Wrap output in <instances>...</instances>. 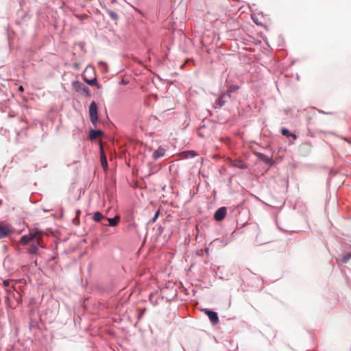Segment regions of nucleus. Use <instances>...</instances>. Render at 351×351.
Instances as JSON below:
<instances>
[{"instance_id": "nucleus-1", "label": "nucleus", "mask_w": 351, "mask_h": 351, "mask_svg": "<svg viewBox=\"0 0 351 351\" xmlns=\"http://www.w3.org/2000/svg\"><path fill=\"white\" fill-rule=\"evenodd\" d=\"M41 241L42 237L40 232L36 229L30 232L27 235H23L20 240V243L22 245L31 243L29 248V252L31 254H36L38 250V246L43 247Z\"/></svg>"}, {"instance_id": "nucleus-2", "label": "nucleus", "mask_w": 351, "mask_h": 351, "mask_svg": "<svg viewBox=\"0 0 351 351\" xmlns=\"http://www.w3.org/2000/svg\"><path fill=\"white\" fill-rule=\"evenodd\" d=\"M72 88L73 89L77 92L78 93L85 95V96H90V90L88 88L85 86L83 83L79 82V81H75L72 83Z\"/></svg>"}, {"instance_id": "nucleus-3", "label": "nucleus", "mask_w": 351, "mask_h": 351, "mask_svg": "<svg viewBox=\"0 0 351 351\" xmlns=\"http://www.w3.org/2000/svg\"><path fill=\"white\" fill-rule=\"evenodd\" d=\"M89 116L90 121L95 124L98 120L97 106L95 101H92L89 106Z\"/></svg>"}, {"instance_id": "nucleus-4", "label": "nucleus", "mask_w": 351, "mask_h": 351, "mask_svg": "<svg viewBox=\"0 0 351 351\" xmlns=\"http://www.w3.org/2000/svg\"><path fill=\"white\" fill-rule=\"evenodd\" d=\"M230 97V94L229 93H223L217 100L215 104V108H221L228 101V99Z\"/></svg>"}, {"instance_id": "nucleus-5", "label": "nucleus", "mask_w": 351, "mask_h": 351, "mask_svg": "<svg viewBox=\"0 0 351 351\" xmlns=\"http://www.w3.org/2000/svg\"><path fill=\"white\" fill-rule=\"evenodd\" d=\"M226 213L227 210L226 207L219 208L214 214L215 219L218 221L223 220L226 215Z\"/></svg>"}, {"instance_id": "nucleus-6", "label": "nucleus", "mask_w": 351, "mask_h": 351, "mask_svg": "<svg viewBox=\"0 0 351 351\" xmlns=\"http://www.w3.org/2000/svg\"><path fill=\"white\" fill-rule=\"evenodd\" d=\"M204 313L208 315L210 321L213 324H216L219 322V317L216 312L212 311L208 309H205Z\"/></svg>"}, {"instance_id": "nucleus-7", "label": "nucleus", "mask_w": 351, "mask_h": 351, "mask_svg": "<svg viewBox=\"0 0 351 351\" xmlns=\"http://www.w3.org/2000/svg\"><path fill=\"white\" fill-rule=\"evenodd\" d=\"M300 155L302 156H308L311 152V145L308 143H303L299 148Z\"/></svg>"}, {"instance_id": "nucleus-8", "label": "nucleus", "mask_w": 351, "mask_h": 351, "mask_svg": "<svg viewBox=\"0 0 351 351\" xmlns=\"http://www.w3.org/2000/svg\"><path fill=\"white\" fill-rule=\"evenodd\" d=\"M11 231L10 226L0 223V239L8 235Z\"/></svg>"}, {"instance_id": "nucleus-9", "label": "nucleus", "mask_w": 351, "mask_h": 351, "mask_svg": "<svg viewBox=\"0 0 351 351\" xmlns=\"http://www.w3.org/2000/svg\"><path fill=\"white\" fill-rule=\"evenodd\" d=\"M230 165L232 167H238L241 169L247 168L245 163L241 160H230Z\"/></svg>"}, {"instance_id": "nucleus-10", "label": "nucleus", "mask_w": 351, "mask_h": 351, "mask_svg": "<svg viewBox=\"0 0 351 351\" xmlns=\"http://www.w3.org/2000/svg\"><path fill=\"white\" fill-rule=\"evenodd\" d=\"M100 160H101V164L102 167L104 169H106L107 167H108V162H107V158H106V156L105 155V153H104V149H103V147L101 145V148H100Z\"/></svg>"}, {"instance_id": "nucleus-11", "label": "nucleus", "mask_w": 351, "mask_h": 351, "mask_svg": "<svg viewBox=\"0 0 351 351\" xmlns=\"http://www.w3.org/2000/svg\"><path fill=\"white\" fill-rule=\"evenodd\" d=\"M165 152L166 150L164 148L160 147L154 152L152 157L154 160H157L159 158L164 156Z\"/></svg>"}, {"instance_id": "nucleus-12", "label": "nucleus", "mask_w": 351, "mask_h": 351, "mask_svg": "<svg viewBox=\"0 0 351 351\" xmlns=\"http://www.w3.org/2000/svg\"><path fill=\"white\" fill-rule=\"evenodd\" d=\"M181 154L182 158H193L198 155L196 152L193 150L183 152Z\"/></svg>"}, {"instance_id": "nucleus-13", "label": "nucleus", "mask_w": 351, "mask_h": 351, "mask_svg": "<svg viewBox=\"0 0 351 351\" xmlns=\"http://www.w3.org/2000/svg\"><path fill=\"white\" fill-rule=\"evenodd\" d=\"M106 12L109 15V16L114 21H117L119 20V14L117 12L113 11L110 9L106 8Z\"/></svg>"}, {"instance_id": "nucleus-14", "label": "nucleus", "mask_w": 351, "mask_h": 351, "mask_svg": "<svg viewBox=\"0 0 351 351\" xmlns=\"http://www.w3.org/2000/svg\"><path fill=\"white\" fill-rule=\"evenodd\" d=\"M103 134L101 130H90L89 137L91 140L95 139Z\"/></svg>"}, {"instance_id": "nucleus-15", "label": "nucleus", "mask_w": 351, "mask_h": 351, "mask_svg": "<svg viewBox=\"0 0 351 351\" xmlns=\"http://www.w3.org/2000/svg\"><path fill=\"white\" fill-rule=\"evenodd\" d=\"M256 155L257 156V157L259 159L263 160L266 164H269L271 162V159L265 154L260 153V152H257V153H256Z\"/></svg>"}, {"instance_id": "nucleus-16", "label": "nucleus", "mask_w": 351, "mask_h": 351, "mask_svg": "<svg viewBox=\"0 0 351 351\" xmlns=\"http://www.w3.org/2000/svg\"><path fill=\"white\" fill-rule=\"evenodd\" d=\"M108 221L109 222L110 226H115L120 220V217L119 216H116L114 218H107Z\"/></svg>"}, {"instance_id": "nucleus-17", "label": "nucleus", "mask_w": 351, "mask_h": 351, "mask_svg": "<svg viewBox=\"0 0 351 351\" xmlns=\"http://www.w3.org/2000/svg\"><path fill=\"white\" fill-rule=\"evenodd\" d=\"M83 79L84 80V81L88 84L90 86H96L97 85V78L96 77H93V79L91 80H89V79H87L86 77V76H83Z\"/></svg>"}, {"instance_id": "nucleus-18", "label": "nucleus", "mask_w": 351, "mask_h": 351, "mask_svg": "<svg viewBox=\"0 0 351 351\" xmlns=\"http://www.w3.org/2000/svg\"><path fill=\"white\" fill-rule=\"evenodd\" d=\"M93 219L95 221H99L104 219V216L99 212H96L93 214Z\"/></svg>"}, {"instance_id": "nucleus-19", "label": "nucleus", "mask_w": 351, "mask_h": 351, "mask_svg": "<svg viewBox=\"0 0 351 351\" xmlns=\"http://www.w3.org/2000/svg\"><path fill=\"white\" fill-rule=\"evenodd\" d=\"M282 134L283 135H285V136H293L295 138H296V136H295V134H290V133H289V131L287 129H286V128H283V129L282 130Z\"/></svg>"}, {"instance_id": "nucleus-20", "label": "nucleus", "mask_w": 351, "mask_h": 351, "mask_svg": "<svg viewBox=\"0 0 351 351\" xmlns=\"http://www.w3.org/2000/svg\"><path fill=\"white\" fill-rule=\"evenodd\" d=\"M12 282L11 280H5L3 282V285L4 287H8L10 286V283Z\"/></svg>"}, {"instance_id": "nucleus-21", "label": "nucleus", "mask_w": 351, "mask_h": 351, "mask_svg": "<svg viewBox=\"0 0 351 351\" xmlns=\"http://www.w3.org/2000/svg\"><path fill=\"white\" fill-rule=\"evenodd\" d=\"M237 88H238V87H237V86H231V87H230V88H229V89H228V93H229V94H230V93H231V92H232V91H234V90H237Z\"/></svg>"}, {"instance_id": "nucleus-22", "label": "nucleus", "mask_w": 351, "mask_h": 351, "mask_svg": "<svg viewBox=\"0 0 351 351\" xmlns=\"http://www.w3.org/2000/svg\"><path fill=\"white\" fill-rule=\"evenodd\" d=\"M158 215H159V210H158V211H157V212L155 213V215H154V217H153V219H152V222H154V221L156 220V219L158 218Z\"/></svg>"}, {"instance_id": "nucleus-23", "label": "nucleus", "mask_w": 351, "mask_h": 351, "mask_svg": "<svg viewBox=\"0 0 351 351\" xmlns=\"http://www.w3.org/2000/svg\"><path fill=\"white\" fill-rule=\"evenodd\" d=\"M350 258H351V254H349L344 260V262H346L348 260H349Z\"/></svg>"}, {"instance_id": "nucleus-24", "label": "nucleus", "mask_w": 351, "mask_h": 351, "mask_svg": "<svg viewBox=\"0 0 351 351\" xmlns=\"http://www.w3.org/2000/svg\"><path fill=\"white\" fill-rule=\"evenodd\" d=\"M19 90L21 91V92H23V88L22 86H21L19 88Z\"/></svg>"}, {"instance_id": "nucleus-25", "label": "nucleus", "mask_w": 351, "mask_h": 351, "mask_svg": "<svg viewBox=\"0 0 351 351\" xmlns=\"http://www.w3.org/2000/svg\"><path fill=\"white\" fill-rule=\"evenodd\" d=\"M80 213V210H77V215H79Z\"/></svg>"}, {"instance_id": "nucleus-26", "label": "nucleus", "mask_w": 351, "mask_h": 351, "mask_svg": "<svg viewBox=\"0 0 351 351\" xmlns=\"http://www.w3.org/2000/svg\"><path fill=\"white\" fill-rule=\"evenodd\" d=\"M111 2L114 3V2H116V0H112Z\"/></svg>"}]
</instances>
